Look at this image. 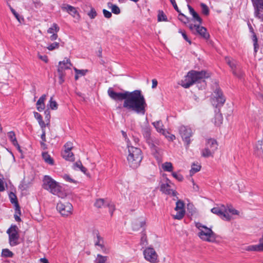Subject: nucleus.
Returning <instances> with one entry per match:
<instances>
[{
	"label": "nucleus",
	"instance_id": "obj_1",
	"mask_svg": "<svg viewBox=\"0 0 263 263\" xmlns=\"http://www.w3.org/2000/svg\"><path fill=\"white\" fill-rule=\"evenodd\" d=\"M107 93L111 99L116 101L124 100L123 107L127 110L137 114L142 115L145 114L147 104L141 90L117 92L112 88L109 87L107 90Z\"/></svg>",
	"mask_w": 263,
	"mask_h": 263
},
{
	"label": "nucleus",
	"instance_id": "obj_2",
	"mask_svg": "<svg viewBox=\"0 0 263 263\" xmlns=\"http://www.w3.org/2000/svg\"><path fill=\"white\" fill-rule=\"evenodd\" d=\"M209 77L210 74L206 71L191 70L185 77L184 80L182 81L181 86L185 88H187L195 83H201V86L204 88L206 85L205 79Z\"/></svg>",
	"mask_w": 263,
	"mask_h": 263
},
{
	"label": "nucleus",
	"instance_id": "obj_3",
	"mask_svg": "<svg viewBox=\"0 0 263 263\" xmlns=\"http://www.w3.org/2000/svg\"><path fill=\"white\" fill-rule=\"evenodd\" d=\"M43 182V187L45 190L62 198L66 196V194L59 183L55 181L49 176H45Z\"/></svg>",
	"mask_w": 263,
	"mask_h": 263
},
{
	"label": "nucleus",
	"instance_id": "obj_4",
	"mask_svg": "<svg viewBox=\"0 0 263 263\" xmlns=\"http://www.w3.org/2000/svg\"><path fill=\"white\" fill-rule=\"evenodd\" d=\"M129 154L127 156L128 164L133 168H137L140 164L142 159L141 150L136 147L128 146Z\"/></svg>",
	"mask_w": 263,
	"mask_h": 263
},
{
	"label": "nucleus",
	"instance_id": "obj_5",
	"mask_svg": "<svg viewBox=\"0 0 263 263\" xmlns=\"http://www.w3.org/2000/svg\"><path fill=\"white\" fill-rule=\"evenodd\" d=\"M196 227L200 231L198 236L202 240L208 242H214L216 239V234L211 228H209L200 222L195 223Z\"/></svg>",
	"mask_w": 263,
	"mask_h": 263
},
{
	"label": "nucleus",
	"instance_id": "obj_6",
	"mask_svg": "<svg viewBox=\"0 0 263 263\" xmlns=\"http://www.w3.org/2000/svg\"><path fill=\"white\" fill-rule=\"evenodd\" d=\"M142 133L151 149L153 151H157V147L156 144H158L159 141L154 139L151 137V129L149 125L143 127L142 128Z\"/></svg>",
	"mask_w": 263,
	"mask_h": 263
},
{
	"label": "nucleus",
	"instance_id": "obj_7",
	"mask_svg": "<svg viewBox=\"0 0 263 263\" xmlns=\"http://www.w3.org/2000/svg\"><path fill=\"white\" fill-rule=\"evenodd\" d=\"M7 233L9 235V242L11 246H15L19 243L18 228L16 225L11 226L7 230Z\"/></svg>",
	"mask_w": 263,
	"mask_h": 263
},
{
	"label": "nucleus",
	"instance_id": "obj_8",
	"mask_svg": "<svg viewBox=\"0 0 263 263\" xmlns=\"http://www.w3.org/2000/svg\"><path fill=\"white\" fill-rule=\"evenodd\" d=\"M72 204L68 202L60 201L57 205V210L64 216H68L70 215L72 213Z\"/></svg>",
	"mask_w": 263,
	"mask_h": 263
},
{
	"label": "nucleus",
	"instance_id": "obj_9",
	"mask_svg": "<svg viewBox=\"0 0 263 263\" xmlns=\"http://www.w3.org/2000/svg\"><path fill=\"white\" fill-rule=\"evenodd\" d=\"M179 131L183 141L186 143V146L188 147L191 143L190 137L193 135L191 128L187 126L182 125L179 127Z\"/></svg>",
	"mask_w": 263,
	"mask_h": 263
},
{
	"label": "nucleus",
	"instance_id": "obj_10",
	"mask_svg": "<svg viewBox=\"0 0 263 263\" xmlns=\"http://www.w3.org/2000/svg\"><path fill=\"white\" fill-rule=\"evenodd\" d=\"M214 93L215 96L212 99V103L213 106L218 108L224 104L226 99L223 96L221 90L219 88H217L215 89Z\"/></svg>",
	"mask_w": 263,
	"mask_h": 263
},
{
	"label": "nucleus",
	"instance_id": "obj_11",
	"mask_svg": "<svg viewBox=\"0 0 263 263\" xmlns=\"http://www.w3.org/2000/svg\"><path fill=\"white\" fill-rule=\"evenodd\" d=\"M145 259L151 263H156L158 261V255L153 248H147L143 251Z\"/></svg>",
	"mask_w": 263,
	"mask_h": 263
},
{
	"label": "nucleus",
	"instance_id": "obj_12",
	"mask_svg": "<svg viewBox=\"0 0 263 263\" xmlns=\"http://www.w3.org/2000/svg\"><path fill=\"white\" fill-rule=\"evenodd\" d=\"M160 190L164 194L166 195H172L174 197H176L177 192L171 189V185L167 183H162L160 187Z\"/></svg>",
	"mask_w": 263,
	"mask_h": 263
},
{
	"label": "nucleus",
	"instance_id": "obj_13",
	"mask_svg": "<svg viewBox=\"0 0 263 263\" xmlns=\"http://www.w3.org/2000/svg\"><path fill=\"white\" fill-rule=\"evenodd\" d=\"M254 154L258 157H263V140H258L254 146Z\"/></svg>",
	"mask_w": 263,
	"mask_h": 263
},
{
	"label": "nucleus",
	"instance_id": "obj_14",
	"mask_svg": "<svg viewBox=\"0 0 263 263\" xmlns=\"http://www.w3.org/2000/svg\"><path fill=\"white\" fill-rule=\"evenodd\" d=\"M61 9L62 10L67 12L73 17H76L77 15L79 16V13L76 8L71 5L68 4H63L61 6Z\"/></svg>",
	"mask_w": 263,
	"mask_h": 263
},
{
	"label": "nucleus",
	"instance_id": "obj_15",
	"mask_svg": "<svg viewBox=\"0 0 263 263\" xmlns=\"http://www.w3.org/2000/svg\"><path fill=\"white\" fill-rule=\"evenodd\" d=\"M187 8L189 9L190 13L192 15L193 20L194 22H197L199 24H201L202 23V20L199 15V14L195 11L194 8L190 5H187Z\"/></svg>",
	"mask_w": 263,
	"mask_h": 263
},
{
	"label": "nucleus",
	"instance_id": "obj_16",
	"mask_svg": "<svg viewBox=\"0 0 263 263\" xmlns=\"http://www.w3.org/2000/svg\"><path fill=\"white\" fill-rule=\"evenodd\" d=\"M205 146L210 149L211 151L215 152L218 147L217 141L214 139H209L206 140Z\"/></svg>",
	"mask_w": 263,
	"mask_h": 263
},
{
	"label": "nucleus",
	"instance_id": "obj_17",
	"mask_svg": "<svg viewBox=\"0 0 263 263\" xmlns=\"http://www.w3.org/2000/svg\"><path fill=\"white\" fill-rule=\"evenodd\" d=\"M196 32L205 40H208L210 37V34L207 32L206 29L203 26L199 25V27H197Z\"/></svg>",
	"mask_w": 263,
	"mask_h": 263
},
{
	"label": "nucleus",
	"instance_id": "obj_18",
	"mask_svg": "<svg viewBox=\"0 0 263 263\" xmlns=\"http://www.w3.org/2000/svg\"><path fill=\"white\" fill-rule=\"evenodd\" d=\"M94 234L96 235V240H95V245L98 246L101 248V249L103 250L105 248V246L104 245V240L103 237H102L99 232L97 231L94 232Z\"/></svg>",
	"mask_w": 263,
	"mask_h": 263
},
{
	"label": "nucleus",
	"instance_id": "obj_19",
	"mask_svg": "<svg viewBox=\"0 0 263 263\" xmlns=\"http://www.w3.org/2000/svg\"><path fill=\"white\" fill-rule=\"evenodd\" d=\"M46 95H43L36 102V108L39 111H43L45 108L44 101L46 100Z\"/></svg>",
	"mask_w": 263,
	"mask_h": 263
},
{
	"label": "nucleus",
	"instance_id": "obj_20",
	"mask_svg": "<svg viewBox=\"0 0 263 263\" xmlns=\"http://www.w3.org/2000/svg\"><path fill=\"white\" fill-rule=\"evenodd\" d=\"M8 136L13 145L16 147L20 151V146L17 141L15 133L13 131L9 132L8 133Z\"/></svg>",
	"mask_w": 263,
	"mask_h": 263
},
{
	"label": "nucleus",
	"instance_id": "obj_21",
	"mask_svg": "<svg viewBox=\"0 0 263 263\" xmlns=\"http://www.w3.org/2000/svg\"><path fill=\"white\" fill-rule=\"evenodd\" d=\"M68 68L60 66L58 68V72L59 74V83L62 84L64 82V77L65 76V70Z\"/></svg>",
	"mask_w": 263,
	"mask_h": 263
},
{
	"label": "nucleus",
	"instance_id": "obj_22",
	"mask_svg": "<svg viewBox=\"0 0 263 263\" xmlns=\"http://www.w3.org/2000/svg\"><path fill=\"white\" fill-rule=\"evenodd\" d=\"M225 208L224 205H221L220 207H214L211 209V212L221 217Z\"/></svg>",
	"mask_w": 263,
	"mask_h": 263
},
{
	"label": "nucleus",
	"instance_id": "obj_23",
	"mask_svg": "<svg viewBox=\"0 0 263 263\" xmlns=\"http://www.w3.org/2000/svg\"><path fill=\"white\" fill-rule=\"evenodd\" d=\"M42 157L46 163L51 165L54 164V160L47 152H43L42 153Z\"/></svg>",
	"mask_w": 263,
	"mask_h": 263
},
{
	"label": "nucleus",
	"instance_id": "obj_24",
	"mask_svg": "<svg viewBox=\"0 0 263 263\" xmlns=\"http://www.w3.org/2000/svg\"><path fill=\"white\" fill-rule=\"evenodd\" d=\"M255 9V15L256 17L263 21V9L257 6H253Z\"/></svg>",
	"mask_w": 263,
	"mask_h": 263
},
{
	"label": "nucleus",
	"instance_id": "obj_25",
	"mask_svg": "<svg viewBox=\"0 0 263 263\" xmlns=\"http://www.w3.org/2000/svg\"><path fill=\"white\" fill-rule=\"evenodd\" d=\"M34 117L37 120L39 125L41 126V128H45L46 124L44 121L43 120L42 117L41 115H40L39 113L34 111L33 112Z\"/></svg>",
	"mask_w": 263,
	"mask_h": 263
},
{
	"label": "nucleus",
	"instance_id": "obj_26",
	"mask_svg": "<svg viewBox=\"0 0 263 263\" xmlns=\"http://www.w3.org/2000/svg\"><path fill=\"white\" fill-rule=\"evenodd\" d=\"M62 155L63 157L66 160L71 161L74 160V155L70 151H64Z\"/></svg>",
	"mask_w": 263,
	"mask_h": 263
},
{
	"label": "nucleus",
	"instance_id": "obj_27",
	"mask_svg": "<svg viewBox=\"0 0 263 263\" xmlns=\"http://www.w3.org/2000/svg\"><path fill=\"white\" fill-rule=\"evenodd\" d=\"M157 20L158 22H167V17L162 10L158 11Z\"/></svg>",
	"mask_w": 263,
	"mask_h": 263
},
{
	"label": "nucleus",
	"instance_id": "obj_28",
	"mask_svg": "<svg viewBox=\"0 0 263 263\" xmlns=\"http://www.w3.org/2000/svg\"><path fill=\"white\" fill-rule=\"evenodd\" d=\"M152 124L154 125V126L156 129V130L158 133H160L162 131H163V130L164 129L163 128V123L161 120H159L156 122H153Z\"/></svg>",
	"mask_w": 263,
	"mask_h": 263
},
{
	"label": "nucleus",
	"instance_id": "obj_29",
	"mask_svg": "<svg viewBox=\"0 0 263 263\" xmlns=\"http://www.w3.org/2000/svg\"><path fill=\"white\" fill-rule=\"evenodd\" d=\"M214 153V152L211 151L210 149L205 146V147L202 151L201 155L203 157L208 158L210 156H213Z\"/></svg>",
	"mask_w": 263,
	"mask_h": 263
},
{
	"label": "nucleus",
	"instance_id": "obj_30",
	"mask_svg": "<svg viewBox=\"0 0 263 263\" xmlns=\"http://www.w3.org/2000/svg\"><path fill=\"white\" fill-rule=\"evenodd\" d=\"M72 64L70 62V61L68 59H66V60H63V61H60L59 63V66L64 67L66 68V67H68V68L66 69H70V67L72 66Z\"/></svg>",
	"mask_w": 263,
	"mask_h": 263
},
{
	"label": "nucleus",
	"instance_id": "obj_31",
	"mask_svg": "<svg viewBox=\"0 0 263 263\" xmlns=\"http://www.w3.org/2000/svg\"><path fill=\"white\" fill-rule=\"evenodd\" d=\"M60 30V27L56 23H53L51 27L47 30V33L50 34H53L57 33Z\"/></svg>",
	"mask_w": 263,
	"mask_h": 263
},
{
	"label": "nucleus",
	"instance_id": "obj_32",
	"mask_svg": "<svg viewBox=\"0 0 263 263\" xmlns=\"http://www.w3.org/2000/svg\"><path fill=\"white\" fill-rule=\"evenodd\" d=\"M9 198L11 203L13 204L14 205L18 204L17 197L14 193L12 192H10L9 194Z\"/></svg>",
	"mask_w": 263,
	"mask_h": 263
},
{
	"label": "nucleus",
	"instance_id": "obj_33",
	"mask_svg": "<svg viewBox=\"0 0 263 263\" xmlns=\"http://www.w3.org/2000/svg\"><path fill=\"white\" fill-rule=\"evenodd\" d=\"M95 206L98 208H101L103 206H110L109 203L105 204V201L103 199H98L95 203Z\"/></svg>",
	"mask_w": 263,
	"mask_h": 263
},
{
	"label": "nucleus",
	"instance_id": "obj_34",
	"mask_svg": "<svg viewBox=\"0 0 263 263\" xmlns=\"http://www.w3.org/2000/svg\"><path fill=\"white\" fill-rule=\"evenodd\" d=\"M108 257L106 256H103L101 254H98L95 260V263H106Z\"/></svg>",
	"mask_w": 263,
	"mask_h": 263
},
{
	"label": "nucleus",
	"instance_id": "obj_35",
	"mask_svg": "<svg viewBox=\"0 0 263 263\" xmlns=\"http://www.w3.org/2000/svg\"><path fill=\"white\" fill-rule=\"evenodd\" d=\"M162 168L164 171L171 172L173 171V165L172 163L166 162L162 164Z\"/></svg>",
	"mask_w": 263,
	"mask_h": 263
},
{
	"label": "nucleus",
	"instance_id": "obj_36",
	"mask_svg": "<svg viewBox=\"0 0 263 263\" xmlns=\"http://www.w3.org/2000/svg\"><path fill=\"white\" fill-rule=\"evenodd\" d=\"M222 120L223 117L222 114L219 113L216 114L215 117V124L217 126L220 125L222 123Z\"/></svg>",
	"mask_w": 263,
	"mask_h": 263
},
{
	"label": "nucleus",
	"instance_id": "obj_37",
	"mask_svg": "<svg viewBox=\"0 0 263 263\" xmlns=\"http://www.w3.org/2000/svg\"><path fill=\"white\" fill-rule=\"evenodd\" d=\"M175 210L177 211L185 210H184V203L181 200H178L176 203V207Z\"/></svg>",
	"mask_w": 263,
	"mask_h": 263
},
{
	"label": "nucleus",
	"instance_id": "obj_38",
	"mask_svg": "<svg viewBox=\"0 0 263 263\" xmlns=\"http://www.w3.org/2000/svg\"><path fill=\"white\" fill-rule=\"evenodd\" d=\"M13 253L8 249H3L2 252V255L5 257H12Z\"/></svg>",
	"mask_w": 263,
	"mask_h": 263
},
{
	"label": "nucleus",
	"instance_id": "obj_39",
	"mask_svg": "<svg viewBox=\"0 0 263 263\" xmlns=\"http://www.w3.org/2000/svg\"><path fill=\"white\" fill-rule=\"evenodd\" d=\"M200 7L202 14L206 16L208 15L209 14L210 11L207 5L204 3H201L200 4Z\"/></svg>",
	"mask_w": 263,
	"mask_h": 263
},
{
	"label": "nucleus",
	"instance_id": "obj_40",
	"mask_svg": "<svg viewBox=\"0 0 263 263\" xmlns=\"http://www.w3.org/2000/svg\"><path fill=\"white\" fill-rule=\"evenodd\" d=\"M185 213V210L178 211L176 215L174 216V218L175 219L181 220L184 217Z\"/></svg>",
	"mask_w": 263,
	"mask_h": 263
},
{
	"label": "nucleus",
	"instance_id": "obj_41",
	"mask_svg": "<svg viewBox=\"0 0 263 263\" xmlns=\"http://www.w3.org/2000/svg\"><path fill=\"white\" fill-rule=\"evenodd\" d=\"M178 19L184 24H187L190 22L189 18L184 14H179Z\"/></svg>",
	"mask_w": 263,
	"mask_h": 263
},
{
	"label": "nucleus",
	"instance_id": "obj_42",
	"mask_svg": "<svg viewBox=\"0 0 263 263\" xmlns=\"http://www.w3.org/2000/svg\"><path fill=\"white\" fill-rule=\"evenodd\" d=\"M111 5V12L115 14H119L120 13V9L116 5L112 4L110 3H108V5Z\"/></svg>",
	"mask_w": 263,
	"mask_h": 263
},
{
	"label": "nucleus",
	"instance_id": "obj_43",
	"mask_svg": "<svg viewBox=\"0 0 263 263\" xmlns=\"http://www.w3.org/2000/svg\"><path fill=\"white\" fill-rule=\"evenodd\" d=\"M252 40H253V46H254V51L255 52H256L257 51V50L259 48V45L257 43V36L255 34V33H254L253 34V36H252Z\"/></svg>",
	"mask_w": 263,
	"mask_h": 263
},
{
	"label": "nucleus",
	"instance_id": "obj_44",
	"mask_svg": "<svg viewBox=\"0 0 263 263\" xmlns=\"http://www.w3.org/2000/svg\"><path fill=\"white\" fill-rule=\"evenodd\" d=\"M49 107L52 110H57L58 107V104L55 101L52 100V97H51L49 101Z\"/></svg>",
	"mask_w": 263,
	"mask_h": 263
},
{
	"label": "nucleus",
	"instance_id": "obj_45",
	"mask_svg": "<svg viewBox=\"0 0 263 263\" xmlns=\"http://www.w3.org/2000/svg\"><path fill=\"white\" fill-rule=\"evenodd\" d=\"M201 166L200 165L193 163L192 166V168L190 171V173L191 174H195L199 172L201 169Z\"/></svg>",
	"mask_w": 263,
	"mask_h": 263
},
{
	"label": "nucleus",
	"instance_id": "obj_46",
	"mask_svg": "<svg viewBox=\"0 0 263 263\" xmlns=\"http://www.w3.org/2000/svg\"><path fill=\"white\" fill-rule=\"evenodd\" d=\"M87 15L91 19H93L96 17L97 13L95 8L91 6L90 10L88 12Z\"/></svg>",
	"mask_w": 263,
	"mask_h": 263
},
{
	"label": "nucleus",
	"instance_id": "obj_47",
	"mask_svg": "<svg viewBox=\"0 0 263 263\" xmlns=\"http://www.w3.org/2000/svg\"><path fill=\"white\" fill-rule=\"evenodd\" d=\"M221 218L223 219H225L227 220H230L231 219V216L228 213V211H227L226 207L225 208V209L223 211V212L222 213V215H221Z\"/></svg>",
	"mask_w": 263,
	"mask_h": 263
},
{
	"label": "nucleus",
	"instance_id": "obj_48",
	"mask_svg": "<svg viewBox=\"0 0 263 263\" xmlns=\"http://www.w3.org/2000/svg\"><path fill=\"white\" fill-rule=\"evenodd\" d=\"M258 245H251L247 247L246 250L248 251H259L260 252V250L259 249V248H258Z\"/></svg>",
	"mask_w": 263,
	"mask_h": 263
},
{
	"label": "nucleus",
	"instance_id": "obj_49",
	"mask_svg": "<svg viewBox=\"0 0 263 263\" xmlns=\"http://www.w3.org/2000/svg\"><path fill=\"white\" fill-rule=\"evenodd\" d=\"M226 208L228 212L231 213L232 215H238L239 214V212L234 209L231 205H228Z\"/></svg>",
	"mask_w": 263,
	"mask_h": 263
},
{
	"label": "nucleus",
	"instance_id": "obj_50",
	"mask_svg": "<svg viewBox=\"0 0 263 263\" xmlns=\"http://www.w3.org/2000/svg\"><path fill=\"white\" fill-rule=\"evenodd\" d=\"M233 74L239 79L243 78L244 73L240 70V67L237 70H234Z\"/></svg>",
	"mask_w": 263,
	"mask_h": 263
},
{
	"label": "nucleus",
	"instance_id": "obj_51",
	"mask_svg": "<svg viewBox=\"0 0 263 263\" xmlns=\"http://www.w3.org/2000/svg\"><path fill=\"white\" fill-rule=\"evenodd\" d=\"M59 47V43L58 42H54L50 44L48 47L47 49L49 50H53L55 49H58Z\"/></svg>",
	"mask_w": 263,
	"mask_h": 263
},
{
	"label": "nucleus",
	"instance_id": "obj_52",
	"mask_svg": "<svg viewBox=\"0 0 263 263\" xmlns=\"http://www.w3.org/2000/svg\"><path fill=\"white\" fill-rule=\"evenodd\" d=\"M253 6H257L263 9V0H251Z\"/></svg>",
	"mask_w": 263,
	"mask_h": 263
},
{
	"label": "nucleus",
	"instance_id": "obj_53",
	"mask_svg": "<svg viewBox=\"0 0 263 263\" xmlns=\"http://www.w3.org/2000/svg\"><path fill=\"white\" fill-rule=\"evenodd\" d=\"M172 176L178 181H182L183 180V177L180 174H178L176 172H172Z\"/></svg>",
	"mask_w": 263,
	"mask_h": 263
},
{
	"label": "nucleus",
	"instance_id": "obj_54",
	"mask_svg": "<svg viewBox=\"0 0 263 263\" xmlns=\"http://www.w3.org/2000/svg\"><path fill=\"white\" fill-rule=\"evenodd\" d=\"M178 32L181 34L182 37L186 42H187L190 44H192L191 41L189 39L184 31H183L181 29H179Z\"/></svg>",
	"mask_w": 263,
	"mask_h": 263
},
{
	"label": "nucleus",
	"instance_id": "obj_55",
	"mask_svg": "<svg viewBox=\"0 0 263 263\" xmlns=\"http://www.w3.org/2000/svg\"><path fill=\"white\" fill-rule=\"evenodd\" d=\"M65 147V151H71L72 149L73 146H72V143L68 141L67 143H66L64 145Z\"/></svg>",
	"mask_w": 263,
	"mask_h": 263
},
{
	"label": "nucleus",
	"instance_id": "obj_56",
	"mask_svg": "<svg viewBox=\"0 0 263 263\" xmlns=\"http://www.w3.org/2000/svg\"><path fill=\"white\" fill-rule=\"evenodd\" d=\"M44 114L45 116V118L46 121H47V123L46 124V125H48L49 124V122H50V111L48 109L45 110L44 111Z\"/></svg>",
	"mask_w": 263,
	"mask_h": 263
},
{
	"label": "nucleus",
	"instance_id": "obj_57",
	"mask_svg": "<svg viewBox=\"0 0 263 263\" xmlns=\"http://www.w3.org/2000/svg\"><path fill=\"white\" fill-rule=\"evenodd\" d=\"M36 8H40L42 6V3L40 0H31Z\"/></svg>",
	"mask_w": 263,
	"mask_h": 263
},
{
	"label": "nucleus",
	"instance_id": "obj_58",
	"mask_svg": "<svg viewBox=\"0 0 263 263\" xmlns=\"http://www.w3.org/2000/svg\"><path fill=\"white\" fill-rule=\"evenodd\" d=\"M74 71L76 74H80L81 76H84L87 72V70H80L76 68H74Z\"/></svg>",
	"mask_w": 263,
	"mask_h": 263
},
{
	"label": "nucleus",
	"instance_id": "obj_59",
	"mask_svg": "<svg viewBox=\"0 0 263 263\" xmlns=\"http://www.w3.org/2000/svg\"><path fill=\"white\" fill-rule=\"evenodd\" d=\"M82 165L81 161H77L73 164V168L74 170H78L81 168V166Z\"/></svg>",
	"mask_w": 263,
	"mask_h": 263
},
{
	"label": "nucleus",
	"instance_id": "obj_60",
	"mask_svg": "<svg viewBox=\"0 0 263 263\" xmlns=\"http://www.w3.org/2000/svg\"><path fill=\"white\" fill-rule=\"evenodd\" d=\"M103 13L104 17H105L107 18H109L112 16L111 12H109V11H108L106 9L103 10Z\"/></svg>",
	"mask_w": 263,
	"mask_h": 263
},
{
	"label": "nucleus",
	"instance_id": "obj_61",
	"mask_svg": "<svg viewBox=\"0 0 263 263\" xmlns=\"http://www.w3.org/2000/svg\"><path fill=\"white\" fill-rule=\"evenodd\" d=\"M63 178L66 181L71 182V183H76V181L74 179L71 178L68 175H66V174L64 175L63 176Z\"/></svg>",
	"mask_w": 263,
	"mask_h": 263
},
{
	"label": "nucleus",
	"instance_id": "obj_62",
	"mask_svg": "<svg viewBox=\"0 0 263 263\" xmlns=\"http://www.w3.org/2000/svg\"><path fill=\"white\" fill-rule=\"evenodd\" d=\"M200 25V24H199L198 25L190 24L189 25V28L193 33H194V30H195V31H196V30L197 29V27H199V26Z\"/></svg>",
	"mask_w": 263,
	"mask_h": 263
},
{
	"label": "nucleus",
	"instance_id": "obj_63",
	"mask_svg": "<svg viewBox=\"0 0 263 263\" xmlns=\"http://www.w3.org/2000/svg\"><path fill=\"white\" fill-rule=\"evenodd\" d=\"M145 224V222L144 221H141V222H139V223H133V230H137L138 229V228L137 227H136L135 226L136 224H137L138 226H139L140 227H143Z\"/></svg>",
	"mask_w": 263,
	"mask_h": 263
},
{
	"label": "nucleus",
	"instance_id": "obj_64",
	"mask_svg": "<svg viewBox=\"0 0 263 263\" xmlns=\"http://www.w3.org/2000/svg\"><path fill=\"white\" fill-rule=\"evenodd\" d=\"M14 206H15V214L20 215L21 214V208L19 205V204L15 205Z\"/></svg>",
	"mask_w": 263,
	"mask_h": 263
}]
</instances>
